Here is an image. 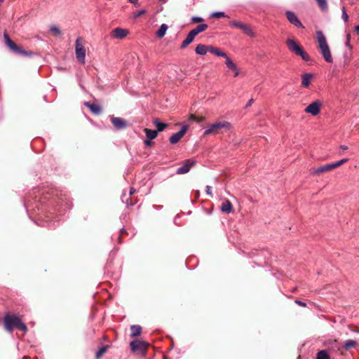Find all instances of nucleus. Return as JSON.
Returning <instances> with one entry per match:
<instances>
[{"instance_id":"obj_1","label":"nucleus","mask_w":359,"mask_h":359,"mask_svg":"<svg viewBox=\"0 0 359 359\" xmlns=\"http://www.w3.org/2000/svg\"><path fill=\"white\" fill-rule=\"evenodd\" d=\"M316 39L318 43V47L324 60L329 63L332 62V57L327 43L326 38L322 31L316 32Z\"/></svg>"},{"instance_id":"obj_2","label":"nucleus","mask_w":359,"mask_h":359,"mask_svg":"<svg viewBox=\"0 0 359 359\" xmlns=\"http://www.w3.org/2000/svg\"><path fill=\"white\" fill-rule=\"evenodd\" d=\"M4 325L7 331L12 332L13 329L16 328L26 332L27 327L22 322L19 317L15 315H6L4 319Z\"/></svg>"},{"instance_id":"obj_3","label":"nucleus","mask_w":359,"mask_h":359,"mask_svg":"<svg viewBox=\"0 0 359 359\" xmlns=\"http://www.w3.org/2000/svg\"><path fill=\"white\" fill-rule=\"evenodd\" d=\"M286 45L292 53L297 55L301 56L302 59L306 62L310 60V56L303 50L302 47L299 46L294 40L292 39H287L286 41Z\"/></svg>"},{"instance_id":"obj_4","label":"nucleus","mask_w":359,"mask_h":359,"mask_svg":"<svg viewBox=\"0 0 359 359\" xmlns=\"http://www.w3.org/2000/svg\"><path fill=\"white\" fill-rule=\"evenodd\" d=\"M4 38L6 45L10 48L14 53L22 56L29 57L32 55V52L27 51L21 46L16 45L10 38L8 34L5 32L4 33Z\"/></svg>"},{"instance_id":"obj_5","label":"nucleus","mask_w":359,"mask_h":359,"mask_svg":"<svg viewBox=\"0 0 359 359\" xmlns=\"http://www.w3.org/2000/svg\"><path fill=\"white\" fill-rule=\"evenodd\" d=\"M231 124L228 121H220L211 124L205 131L204 135H216L222 129L229 130Z\"/></svg>"},{"instance_id":"obj_6","label":"nucleus","mask_w":359,"mask_h":359,"mask_svg":"<svg viewBox=\"0 0 359 359\" xmlns=\"http://www.w3.org/2000/svg\"><path fill=\"white\" fill-rule=\"evenodd\" d=\"M75 52L79 62L84 65L86 62V49L82 43L81 37H78L76 40Z\"/></svg>"},{"instance_id":"obj_7","label":"nucleus","mask_w":359,"mask_h":359,"mask_svg":"<svg viewBox=\"0 0 359 359\" xmlns=\"http://www.w3.org/2000/svg\"><path fill=\"white\" fill-rule=\"evenodd\" d=\"M348 161V158H343L336 163L323 165L320 166L319 168L315 169L313 172V174L319 175L323 172H328L332 169H334V168L341 165L342 164L347 162Z\"/></svg>"},{"instance_id":"obj_8","label":"nucleus","mask_w":359,"mask_h":359,"mask_svg":"<svg viewBox=\"0 0 359 359\" xmlns=\"http://www.w3.org/2000/svg\"><path fill=\"white\" fill-rule=\"evenodd\" d=\"M321 102L319 100L315 101L309 104L304 109L305 112L316 116L320 113Z\"/></svg>"},{"instance_id":"obj_9","label":"nucleus","mask_w":359,"mask_h":359,"mask_svg":"<svg viewBox=\"0 0 359 359\" xmlns=\"http://www.w3.org/2000/svg\"><path fill=\"white\" fill-rule=\"evenodd\" d=\"M196 162L191 159H187L184 161L182 165L177 169L176 173L178 175H182L187 173L191 167L195 165Z\"/></svg>"},{"instance_id":"obj_10","label":"nucleus","mask_w":359,"mask_h":359,"mask_svg":"<svg viewBox=\"0 0 359 359\" xmlns=\"http://www.w3.org/2000/svg\"><path fill=\"white\" fill-rule=\"evenodd\" d=\"M285 14L288 21L291 24H292L297 27L304 28L302 23L300 22V20L298 19L297 16L295 15L294 12L287 11Z\"/></svg>"},{"instance_id":"obj_11","label":"nucleus","mask_w":359,"mask_h":359,"mask_svg":"<svg viewBox=\"0 0 359 359\" xmlns=\"http://www.w3.org/2000/svg\"><path fill=\"white\" fill-rule=\"evenodd\" d=\"M187 130V127L186 126H183L180 131L177 133H174L170 137V144H176L177 143L182 137L184 135Z\"/></svg>"},{"instance_id":"obj_12","label":"nucleus","mask_w":359,"mask_h":359,"mask_svg":"<svg viewBox=\"0 0 359 359\" xmlns=\"http://www.w3.org/2000/svg\"><path fill=\"white\" fill-rule=\"evenodd\" d=\"M130 345L133 351H145L148 346V344L143 341H133L130 342Z\"/></svg>"},{"instance_id":"obj_13","label":"nucleus","mask_w":359,"mask_h":359,"mask_svg":"<svg viewBox=\"0 0 359 359\" xmlns=\"http://www.w3.org/2000/svg\"><path fill=\"white\" fill-rule=\"evenodd\" d=\"M111 121L114 126L117 130L123 129L127 126L126 121L122 118L111 116Z\"/></svg>"},{"instance_id":"obj_14","label":"nucleus","mask_w":359,"mask_h":359,"mask_svg":"<svg viewBox=\"0 0 359 359\" xmlns=\"http://www.w3.org/2000/svg\"><path fill=\"white\" fill-rule=\"evenodd\" d=\"M129 34V31L126 29L116 28L112 31V35L114 38L122 39Z\"/></svg>"},{"instance_id":"obj_15","label":"nucleus","mask_w":359,"mask_h":359,"mask_svg":"<svg viewBox=\"0 0 359 359\" xmlns=\"http://www.w3.org/2000/svg\"><path fill=\"white\" fill-rule=\"evenodd\" d=\"M85 105L86 107H88L90 109V110L92 111V113H93L95 115H99L102 112V108L100 107V106H99L95 103L86 102H85Z\"/></svg>"},{"instance_id":"obj_16","label":"nucleus","mask_w":359,"mask_h":359,"mask_svg":"<svg viewBox=\"0 0 359 359\" xmlns=\"http://www.w3.org/2000/svg\"><path fill=\"white\" fill-rule=\"evenodd\" d=\"M225 64L229 69L232 70L234 72L235 77L238 76L239 70L236 64L233 63V62L231 60L229 57L225 60Z\"/></svg>"},{"instance_id":"obj_17","label":"nucleus","mask_w":359,"mask_h":359,"mask_svg":"<svg viewBox=\"0 0 359 359\" xmlns=\"http://www.w3.org/2000/svg\"><path fill=\"white\" fill-rule=\"evenodd\" d=\"M221 211L226 213H231L233 212V208L231 202L228 199H224L221 205Z\"/></svg>"},{"instance_id":"obj_18","label":"nucleus","mask_w":359,"mask_h":359,"mask_svg":"<svg viewBox=\"0 0 359 359\" xmlns=\"http://www.w3.org/2000/svg\"><path fill=\"white\" fill-rule=\"evenodd\" d=\"M313 78V74L311 73H305L302 76V86L307 88L311 83V81Z\"/></svg>"},{"instance_id":"obj_19","label":"nucleus","mask_w":359,"mask_h":359,"mask_svg":"<svg viewBox=\"0 0 359 359\" xmlns=\"http://www.w3.org/2000/svg\"><path fill=\"white\" fill-rule=\"evenodd\" d=\"M209 49L210 46L198 44L195 48V52L199 55H205L208 52H209Z\"/></svg>"},{"instance_id":"obj_20","label":"nucleus","mask_w":359,"mask_h":359,"mask_svg":"<svg viewBox=\"0 0 359 359\" xmlns=\"http://www.w3.org/2000/svg\"><path fill=\"white\" fill-rule=\"evenodd\" d=\"M209 52L217 56L225 58V60L229 57L226 53L223 52L219 48H215L212 46H210Z\"/></svg>"},{"instance_id":"obj_21","label":"nucleus","mask_w":359,"mask_h":359,"mask_svg":"<svg viewBox=\"0 0 359 359\" xmlns=\"http://www.w3.org/2000/svg\"><path fill=\"white\" fill-rule=\"evenodd\" d=\"M195 35L194 34V32H191V31L187 34L186 39L183 41V42L181 44V48L184 49L189 44H190L194 39Z\"/></svg>"},{"instance_id":"obj_22","label":"nucleus","mask_w":359,"mask_h":359,"mask_svg":"<svg viewBox=\"0 0 359 359\" xmlns=\"http://www.w3.org/2000/svg\"><path fill=\"white\" fill-rule=\"evenodd\" d=\"M240 29L246 35H248V36H249L250 37H255V34L254 33V32L252 31V29H251V27L248 25L243 23V25H241Z\"/></svg>"},{"instance_id":"obj_23","label":"nucleus","mask_w":359,"mask_h":359,"mask_svg":"<svg viewBox=\"0 0 359 359\" xmlns=\"http://www.w3.org/2000/svg\"><path fill=\"white\" fill-rule=\"evenodd\" d=\"M356 345H357V341H356L352 340V339H348V340H346L344 342L343 348H344V350L348 351V350H350L351 348H355Z\"/></svg>"},{"instance_id":"obj_24","label":"nucleus","mask_w":359,"mask_h":359,"mask_svg":"<svg viewBox=\"0 0 359 359\" xmlns=\"http://www.w3.org/2000/svg\"><path fill=\"white\" fill-rule=\"evenodd\" d=\"M208 27L207 24H201L198 25L195 29L191 30V32H194L195 36H196L199 33L204 32Z\"/></svg>"},{"instance_id":"obj_25","label":"nucleus","mask_w":359,"mask_h":359,"mask_svg":"<svg viewBox=\"0 0 359 359\" xmlns=\"http://www.w3.org/2000/svg\"><path fill=\"white\" fill-rule=\"evenodd\" d=\"M131 334L130 336L132 337H135L140 334L142 331V327L140 325H134L130 327Z\"/></svg>"},{"instance_id":"obj_26","label":"nucleus","mask_w":359,"mask_h":359,"mask_svg":"<svg viewBox=\"0 0 359 359\" xmlns=\"http://www.w3.org/2000/svg\"><path fill=\"white\" fill-rule=\"evenodd\" d=\"M168 28V27L167 25L162 24L156 32V36L158 38H163L165 36Z\"/></svg>"},{"instance_id":"obj_27","label":"nucleus","mask_w":359,"mask_h":359,"mask_svg":"<svg viewBox=\"0 0 359 359\" xmlns=\"http://www.w3.org/2000/svg\"><path fill=\"white\" fill-rule=\"evenodd\" d=\"M144 133L146 134V136L149 140H154L157 136V131L151 129L145 128Z\"/></svg>"},{"instance_id":"obj_28","label":"nucleus","mask_w":359,"mask_h":359,"mask_svg":"<svg viewBox=\"0 0 359 359\" xmlns=\"http://www.w3.org/2000/svg\"><path fill=\"white\" fill-rule=\"evenodd\" d=\"M154 123L157 128V133L163 131L168 126L167 123H161L158 119H154Z\"/></svg>"},{"instance_id":"obj_29","label":"nucleus","mask_w":359,"mask_h":359,"mask_svg":"<svg viewBox=\"0 0 359 359\" xmlns=\"http://www.w3.org/2000/svg\"><path fill=\"white\" fill-rule=\"evenodd\" d=\"M316 359H330V357L326 351L322 350L318 352Z\"/></svg>"},{"instance_id":"obj_30","label":"nucleus","mask_w":359,"mask_h":359,"mask_svg":"<svg viewBox=\"0 0 359 359\" xmlns=\"http://www.w3.org/2000/svg\"><path fill=\"white\" fill-rule=\"evenodd\" d=\"M109 348V346L105 345L102 346L96 353V358H100L104 353H106Z\"/></svg>"},{"instance_id":"obj_31","label":"nucleus","mask_w":359,"mask_h":359,"mask_svg":"<svg viewBox=\"0 0 359 359\" xmlns=\"http://www.w3.org/2000/svg\"><path fill=\"white\" fill-rule=\"evenodd\" d=\"M147 13V11L144 10V9H142V10H140V11H135L134 12L133 14H132V18L133 19H137V18L144 15L145 13Z\"/></svg>"},{"instance_id":"obj_32","label":"nucleus","mask_w":359,"mask_h":359,"mask_svg":"<svg viewBox=\"0 0 359 359\" xmlns=\"http://www.w3.org/2000/svg\"><path fill=\"white\" fill-rule=\"evenodd\" d=\"M318 6L320 8L323 10H327V0H316Z\"/></svg>"},{"instance_id":"obj_33","label":"nucleus","mask_w":359,"mask_h":359,"mask_svg":"<svg viewBox=\"0 0 359 359\" xmlns=\"http://www.w3.org/2000/svg\"><path fill=\"white\" fill-rule=\"evenodd\" d=\"M211 16L216 18H228V16L225 14V13L222 11H217L214 12L211 14Z\"/></svg>"},{"instance_id":"obj_34","label":"nucleus","mask_w":359,"mask_h":359,"mask_svg":"<svg viewBox=\"0 0 359 359\" xmlns=\"http://www.w3.org/2000/svg\"><path fill=\"white\" fill-rule=\"evenodd\" d=\"M50 32L55 36H59L61 34L60 29L55 25L51 26Z\"/></svg>"},{"instance_id":"obj_35","label":"nucleus","mask_w":359,"mask_h":359,"mask_svg":"<svg viewBox=\"0 0 359 359\" xmlns=\"http://www.w3.org/2000/svg\"><path fill=\"white\" fill-rule=\"evenodd\" d=\"M242 25H243V23L241 22L237 21V20H232V21L229 22V25L233 27H236V28L240 29Z\"/></svg>"},{"instance_id":"obj_36","label":"nucleus","mask_w":359,"mask_h":359,"mask_svg":"<svg viewBox=\"0 0 359 359\" xmlns=\"http://www.w3.org/2000/svg\"><path fill=\"white\" fill-rule=\"evenodd\" d=\"M341 18L343 19V20L346 22L348 20V14L346 13V9H345V7L344 6L342 8V15H341Z\"/></svg>"},{"instance_id":"obj_37","label":"nucleus","mask_w":359,"mask_h":359,"mask_svg":"<svg viewBox=\"0 0 359 359\" xmlns=\"http://www.w3.org/2000/svg\"><path fill=\"white\" fill-rule=\"evenodd\" d=\"M191 21L194 23H198V22H203V18H202L201 17L194 16L191 18Z\"/></svg>"},{"instance_id":"obj_38","label":"nucleus","mask_w":359,"mask_h":359,"mask_svg":"<svg viewBox=\"0 0 359 359\" xmlns=\"http://www.w3.org/2000/svg\"><path fill=\"white\" fill-rule=\"evenodd\" d=\"M351 34H348L346 35V46L348 47L349 48H351Z\"/></svg>"},{"instance_id":"obj_39","label":"nucleus","mask_w":359,"mask_h":359,"mask_svg":"<svg viewBox=\"0 0 359 359\" xmlns=\"http://www.w3.org/2000/svg\"><path fill=\"white\" fill-rule=\"evenodd\" d=\"M294 302L297 304H298V305H299L301 306H303V307L306 306V304L305 302H303L300 301V300L297 299V300L294 301Z\"/></svg>"},{"instance_id":"obj_40","label":"nucleus","mask_w":359,"mask_h":359,"mask_svg":"<svg viewBox=\"0 0 359 359\" xmlns=\"http://www.w3.org/2000/svg\"><path fill=\"white\" fill-rule=\"evenodd\" d=\"M206 193L210 196H212V194L211 192V187L209 185L206 186Z\"/></svg>"},{"instance_id":"obj_41","label":"nucleus","mask_w":359,"mask_h":359,"mask_svg":"<svg viewBox=\"0 0 359 359\" xmlns=\"http://www.w3.org/2000/svg\"><path fill=\"white\" fill-rule=\"evenodd\" d=\"M129 1L134 5H137L138 4V0H129Z\"/></svg>"},{"instance_id":"obj_42","label":"nucleus","mask_w":359,"mask_h":359,"mask_svg":"<svg viewBox=\"0 0 359 359\" xmlns=\"http://www.w3.org/2000/svg\"><path fill=\"white\" fill-rule=\"evenodd\" d=\"M252 102H253V99H250V100L248 101V104H246V107H249V106H250V105L252 104Z\"/></svg>"},{"instance_id":"obj_43","label":"nucleus","mask_w":359,"mask_h":359,"mask_svg":"<svg viewBox=\"0 0 359 359\" xmlns=\"http://www.w3.org/2000/svg\"><path fill=\"white\" fill-rule=\"evenodd\" d=\"M340 149H341L342 150H347L348 149V147L346 146V145H341L340 146Z\"/></svg>"},{"instance_id":"obj_44","label":"nucleus","mask_w":359,"mask_h":359,"mask_svg":"<svg viewBox=\"0 0 359 359\" xmlns=\"http://www.w3.org/2000/svg\"><path fill=\"white\" fill-rule=\"evenodd\" d=\"M135 192V189L134 188H130V195H132Z\"/></svg>"},{"instance_id":"obj_45","label":"nucleus","mask_w":359,"mask_h":359,"mask_svg":"<svg viewBox=\"0 0 359 359\" xmlns=\"http://www.w3.org/2000/svg\"><path fill=\"white\" fill-rule=\"evenodd\" d=\"M150 140H149H149H146L144 141V144H145L146 145H149V144H150Z\"/></svg>"},{"instance_id":"obj_46","label":"nucleus","mask_w":359,"mask_h":359,"mask_svg":"<svg viewBox=\"0 0 359 359\" xmlns=\"http://www.w3.org/2000/svg\"><path fill=\"white\" fill-rule=\"evenodd\" d=\"M355 29L356 32H359V25L355 26Z\"/></svg>"},{"instance_id":"obj_47","label":"nucleus","mask_w":359,"mask_h":359,"mask_svg":"<svg viewBox=\"0 0 359 359\" xmlns=\"http://www.w3.org/2000/svg\"><path fill=\"white\" fill-rule=\"evenodd\" d=\"M163 3H166L168 0H160Z\"/></svg>"}]
</instances>
